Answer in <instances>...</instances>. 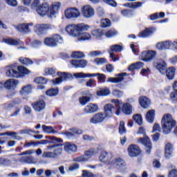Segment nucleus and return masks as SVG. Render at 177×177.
<instances>
[{
	"label": "nucleus",
	"instance_id": "nucleus-3",
	"mask_svg": "<svg viewBox=\"0 0 177 177\" xmlns=\"http://www.w3.org/2000/svg\"><path fill=\"white\" fill-rule=\"evenodd\" d=\"M89 28H91V26L85 24H70L66 26L65 31L71 37L77 38L81 31H88Z\"/></svg>",
	"mask_w": 177,
	"mask_h": 177
},
{
	"label": "nucleus",
	"instance_id": "nucleus-25",
	"mask_svg": "<svg viewBox=\"0 0 177 177\" xmlns=\"http://www.w3.org/2000/svg\"><path fill=\"white\" fill-rule=\"evenodd\" d=\"M156 48L158 50H165L167 49H171L172 48V41H165L159 42L156 44Z\"/></svg>",
	"mask_w": 177,
	"mask_h": 177
},
{
	"label": "nucleus",
	"instance_id": "nucleus-61",
	"mask_svg": "<svg viewBox=\"0 0 177 177\" xmlns=\"http://www.w3.org/2000/svg\"><path fill=\"white\" fill-rule=\"evenodd\" d=\"M44 158H56L54 152L53 151H46L43 153Z\"/></svg>",
	"mask_w": 177,
	"mask_h": 177
},
{
	"label": "nucleus",
	"instance_id": "nucleus-18",
	"mask_svg": "<svg viewBox=\"0 0 177 177\" xmlns=\"http://www.w3.org/2000/svg\"><path fill=\"white\" fill-rule=\"evenodd\" d=\"M127 151L130 157H138L140 154V148L138 145H130Z\"/></svg>",
	"mask_w": 177,
	"mask_h": 177
},
{
	"label": "nucleus",
	"instance_id": "nucleus-4",
	"mask_svg": "<svg viewBox=\"0 0 177 177\" xmlns=\"http://www.w3.org/2000/svg\"><path fill=\"white\" fill-rule=\"evenodd\" d=\"M99 147L91 148L86 151L84 155L73 158V161L75 162H86L90 158H92V156L99 154Z\"/></svg>",
	"mask_w": 177,
	"mask_h": 177
},
{
	"label": "nucleus",
	"instance_id": "nucleus-22",
	"mask_svg": "<svg viewBox=\"0 0 177 177\" xmlns=\"http://www.w3.org/2000/svg\"><path fill=\"white\" fill-rule=\"evenodd\" d=\"M114 106L111 104H107L104 107V115L106 117V118H111L113 117V114H114Z\"/></svg>",
	"mask_w": 177,
	"mask_h": 177
},
{
	"label": "nucleus",
	"instance_id": "nucleus-56",
	"mask_svg": "<svg viewBox=\"0 0 177 177\" xmlns=\"http://www.w3.org/2000/svg\"><path fill=\"white\" fill-rule=\"evenodd\" d=\"M48 96L53 97L57 96L59 94V90L57 88H51L46 92Z\"/></svg>",
	"mask_w": 177,
	"mask_h": 177
},
{
	"label": "nucleus",
	"instance_id": "nucleus-30",
	"mask_svg": "<svg viewBox=\"0 0 177 177\" xmlns=\"http://www.w3.org/2000/svg\"><path fill=\"white\" fill-rule=\"evenodd\" d=\"M139 103L143 109H149V106H150V100L147 98V97L142 96L139 99Z\"/></svg>",
	"mask_w": 177,
	"mask_h": 177
},
{
	"label": "nucleus",
	"instance_id": "nucleus-5",
	"mask_svg": "<svg viewBox=\"0 0 177 177\" xmlns=\"http://www.w3.org/2000/svg\"><path fill=\"white\" fill-rule=\"evenodd\" d=\"M140 135H144L145 137L143 138H140L138 139V143H141V145H144L145 146V149L147 150V153L148 154H150L151 152V141L150 140V138L149 136H146V129H145L143 127H140L138 129V132Z\"/></svg>",
	"mask_w": 177,
	"mask_h": 177
},
{
	"label": "nucleus",
	"instance_id": "nucleus-27",
	"mask_svg": "<svg viewBox=\"0 0 177 177\" xmlns=\"http://www.w3.org/2000/svg\"><path fill=\"white\" fill-rule=\"evenodd\" d=\"M77 41L82 42L84 41H91L92 39V35L88 32H84L80 31L77 37Z\"/></svg>",
	"mask_w": 177,
	"mask_h": 177
},
{
	"label": "nucleus",
	"instance_id": "nucleus-12",
	"mask_svg": "<svg viewBox=\"0 0 177 177\" xmlns=\"http://www.w3.org/2000/svg\"><path fill=\"white\" fill-rule=\"evenodd\" d=\"M37 13L44 17V16H48L50 17V12L49 10V4L48 3H44L39 7H38L36 10Z\"/></svg>",
	"mask_w": 177,
	"mask_h": 177
},
{
	"label": "nucleus",
	"instance_id": "nucleus-21",
	"mask_svg": "<svg viewBox=\"0 0 177 177\" xmlns=\"http://www.w3.org/2000/svg\"><path fill=\"white\" fill-rule=\"evenodd\" d=\"M48 150H53L54 153V156L56 157H59V156H62V153L63 152V148L60 145H49L47 147Z\"/></svg>",
	"mask_w": 177,
	"mask_h": 177
},
{
	"label": "nucleus",
	"instance_id": "nucleus-13",
	"mask_svg": "<svg viewBox=\"0 0 177 177\" xmlns=\"http://www.w3.org/2000/svg\"><path fill=\"white\" fill-rule=\"evenodd\" d=\"M107 118L104 113L102 112L97 113L93 115L91 118H90V123L91 124H102L104 122V120Z\"/></svg>",
	"mask_w": 177,
	"mask_h": 177
},
{
	"label": "nucleus",
	"instance_id": "nucleus-53",
	"mask_svg": "<svg viewBox=\"0 0 177 177\" xmlns=\"http://www.w3.org/2000/svg\"><path fill=\"white\" fill-rule=\"evenodd\" d=\"M133 120H134L138 125H142V124H143V118L140 114L133 115Z\"/></svg>",
	"mask_w": 177,
	"mask_h": 177
},
{
	"label": "nucleus",
	"instance_id": "nucleus-14",
	"mask_svg": "<svg viewBox=\"0 0 177 177\" xmlns=\"http://www.w3.org/2000/svg\"><path fill=\"white\" fill-rule=\"evenodd\" d=\"M135 102L133 98L128 99L127 102L122 104V111L126 115H131L132 114V106L129 103Z\"/></svg>",
	"mask_w": 177,
	"mask_h": 177
},
{
	"label": "nucleus",
	"instance_id": "nucleus-62",
	"mask_svg": "<svg viewBox=\"0 0 177 177\" xmlns=\"http://www.w3.org/2000/svg\"><path fill=\"white\" fill-rule=\"evenodd\" d=\"M11 164L12 160L5 158H0V165H10Z\"/></svg>",
	"mask_w": 177,
	"mask_h": 177
},
{
	"label": "nucleus",
	"instance_id": "nucleus-50",
	"mask_svg": "<svg viewBox=\"0 0 177 177\" xmlns=\"http://www.w3.org/2000/svg\"><path fill=\"white\" fill-rule=\"evenodd\" d=\"M100 26L102 28H107V27H111V21L109 19H103L101 20Z\"/></svg>",
	"mask_w": 177,
	"mask_h": 177
},
{
	"label": "nucleus",
	"instance_id": "nucleus-28",
	"mask_svg": "<svg viewBox=\"0 0 177 177\" xmlns=\"http://www.w3.org/2000/svg\"><path fill=\"white\" fill-rule=\"evenodd\" d=\"M62 3L59 1H56L52 3L50 8H49L50 17H52L53 15H56L57 12H59V9H60Z\"/></svg>",
	"mask_w": 177,
	"mask_h": 177
},
{
	"label": "nucleus",
	"instance_id": "nucleus-45",
	"mask_svg": "<svg viewBox=\"0 0 177 177\" xmlns=\"http://www.w3.org/2000/svg\"><path fill=\"white\" fill-rule=\"evenodd\" d=\"M91 34L95 38H102L104 35V32L102 29H95L91 32Z\"/></svg>",
	"mask_w": 177,
	"mask_h": 177
},
{
	"label": "nucleus",
	"instance_id": "nucleus-63",
	"mask_svg": "<svg viewBox=\"0 0 177 177\" xmlns=\"http://www.w3.org/2000/svg\"><path fill=\"white\" fill-rule=\"evenodd\" d=\"M82 177H95V174L88 170H83Z\"/></svg>",
	"mask_w": 177,
	"mask_h": 177
},
{
	"label": "nucleus",
	"instance_id": "nucleus-33",
	"mask_svg": "<svg viewBox=\"0 0 177 177\" xmlns=\"http://www.w3.org/2000/svg\"><path fill=\"white\" fill-rule=\"evenodd\" d=\"M143 3L137 1L134 3H127L123 4L125 8H129L130 9H138V8H142Z\"/></svg>",
	"mask_w": 177,
	"mask_h": 177
},
{
	"label": "nucleus",
	"instance_id": "nucleus-36",
	"mask_svg": "<svg viewBox=\"0 0 177 177\" xmlns=\"http://www.w3.org/2000/svg\"><path fill=\"white\" fill-rule=\"evenodd\" d=\"M176 71V69L174 66L169 67L166 70V77H167L168 80H174Z\"/></svg>",
	"mask_w": 177,
	"mask_h": 177
},
{
	"label": "nucleus",
	"instance_id": "nucleus-42",
	"mask_svg": "<svg viewBox=\"0 0 177 177\" xmlns=\"http://www.w3.org/2000/svg\"><path fill=\"white\" fill-rule=\"evenodd\" d=\"M42 130L44 132V133H57V131H56L52 126H46L44 124L42 126Z\"/></svg>",
	"mask_w": 177,
	"mask_h": 177
},
{
	"label": "nucleus",
	"instance_id": "nucleus-48",
	"mask_svg": "<svg viewBox=\"0 0 177 177\" xmlns=\"http://www.w3.org/2000/svg\"><path fill=\"white\" fill-rule=\"evenodd\" d=\"M115 35H118V32L115 29H111L105 32V37L106 38H113V37H115Z\"/></svg>",
	"mask_w": 177,
	"mask_h": 177
},
{
	"label": "nucleus",
	"instance_id": "nucleus-59",
	"mask_svg": "<svg viewBox=\"0 0 177 177\" xmlns=\"http://www.w3.org/2000/svg\"><path fill=\"white\" fill-rule=\"evenodd\" d=\"M56 74V70L53 68H47L44 70V75H54Z\"/></svg>",
	"mask_w": 177,
	"mask_h": 177
},
{
	"label": "nucleus",
	"instance_id": "nucleus-23",
	"mask_svg": "<svg viewBox=\"0 0 177 177\" xmlns=\"http://www.w3.org/2000/svg\"><path fill=\"white\" fill-rule=\"evenodd\" d=\"M71 64L73 66V67H75L76 68H85V67H86V64H88V62L85 59H73L71 61Z\"/></svg>",
	"mask_w": 177,
	"mask_h": 177
},
{
	"label": "nucleus",
	"instance_id": "nucleus-29",
	"mask_svg": "<svg viewBox=\"0 0 177 177\" xmlns=\"http://www.w3.org/2000/svg\"><path fill=\"white\" fill-rule=\"evenodd\" d=\"M32 106L35 111L39 112L44 110L46 107L45 102L44 100L37 101L32 104Z\"/></svg>",
	"mask_w": 177,
	"mask_h": 177
},
{
	"label": "nucleus",
	"instance_id": "nucleus-20",
	"mask_svg": "<svg viewBox=\"0 0 177 177\" xmlns=\"http://www.w3.org/2000/svg\"><path fill=\"white\" fill-rule=\"evenodd\" d=\"M174 153V145L170 142H167L165 145V156L167 160L172 158V154Z\"/></svg>",
	"mask_w": 177,
	"mask_h": 177
},
{
	"label": "nucleus",
	"instance_id": "nucleus-26",
	"mask_svg": "<svg viewBox=\"0 0 177 177\" xmlns=\"http://www.w3.org/2000/svg\"><path fill=\"white\" fill-rule=\"evenodd\" d=\"M64 150L66 153H68L69 154H72V153L77 152V145L71 142H65L64 144Z\"/></svg>",
	"mask_w": 177,
	"mask_h": 177
},
{
	"label": "nucleus",
	"instance_id": "nucleus-17",
	"mask_svg": "<svg viewBox=\"0 0 177 177\" xmlns=\"http://www.w3.org/2000/svg\"><path fill=\"white\" fill-rule=\"evenodd\" d=\"M34 26V24H21L17 26L16 28L20 32H31V27Z\"/></svg>",
	"mask_w": 177,
	"mask_h": 177
},
{
	"label": "nucleus",
	"instance_id": "nucleus-58",
	"mask_svg": "<svg viewBox=\"0 0 177 177\" xmlns=\"http://www.w3.org/2000/svg\"><path fill=\"white\" fill-rule=\"evenodd\" d=\"M101 55H103V53H101L100 50H93L88 53L89 57H96L97 56H101Z\"/></svg>",
	"mask_w": 177,
	"mask_h": 177
},
{
	"label": "nucleus",
	"instance_id": "nucleus-51",
	"mask_svg": "<svg viewBox=\"0 0 177 177\" xmlns=\"http://www.w3.org/2000/svg\"><path fill=\"white\" fill-rule=\"evenodd\" d=\"M15 104H21V100L19 98H15L12 103L8 102L7 104H6V107H7L8 109H10V107H13V106H15Z\"/></svg>",
	"mask_w": 177,
	"mask_h": 177
},
{
	"label": "nucleus",
	"instance_id": "nucleus-46",
	"mask_svg": "<svg viewBox=\"0 0 177 177\" xmlns=\"http://www.w3.org/2000/svg\"><path fill=\"white\" fill-rule=\"evenodd\" d=\"M71 56L73 59H84L85 54L81 51H73Z\"/></svg>",
	"mask_w": 177,
	"mask_h": 177
},
{
	"label": "nucleus",
	"instance_id": "nucleus-43",
	"mask_svg": "<svg viewBox=\"0 0 177 177\" xmlns=\"http://www.w3.org/2000/svg\"><path fill=\"white\" fill-rule=\"evenodd\" d=\"M32 91V87L31 85L28 84L27 86H24L22 87L21 90L20 91V94L23 96L24 95H28V93H31Z\"/></svg>",
	"mask_w": 177,
	"mask_h": 177
},
{
	"label": "nucleus",
	"instance_id": "nucleus-54",
	"mask_svg": "<svg viewBox=\"0 0 177 177\" xmlns=\"http://www.w3.org/2000/svg\"><path fill=\"white\" fill-rule=\"evenodd\" d=\"M94 63L97 66H102L107 63V59H106V58H95L94 59Z\"/></svg>",
	"mask_w": 177,
	"mask_h": 177
},
{
	"label": "nucleus",
	"instance_id": "nucleus-39",
	"mask_svg": "<svg viewBox=\"0 0 177 177\" xmlns=\"http://www.w3.org/2000/svg\"><path fill=\"white\" fill-rule=\"evenodd\" d=\"M157 70L160 71V73H162L167 68V63L163 59H160L156 66Z\"/></svg>",
	"mask_w": 177,
	"mask_h": 177
},
{
	"label": "nucleus",
	"instance_id": "nucleus-9",
	"mask_svg": "<svg viewBox=\"0 0 177 177\" xmlns=\"http://www.w3.org/2000/svg\"><path fill=\"white\" fill-rule=\"evenodd\" d=\"M157 56V52L154 50L143 51L139 56V59L143 62H150L156 59Z\"/></svg>",
	"mask_w": 177,
	"mask_h": 177
},
{
	"label": "nucleus",
	"instance_id": "nucleus-44",
	"mask_svg": "<svg viewBox=\"0 0 177 177\" xmlns=\"http://www.w3.org/2000/svg\"><path fill=\"white\" fill-rule=\"evenodd\" d=\"M34 153H36V154L37 156H41V154H42V150H41V149H38L36 151L35 150H28L26 151L22 152V154H21V156H31V154H34Z\"/></svg>",
	"mask_w": 177,
	"mask_h": 177
},
{
	"label": "nucleus",
	"instance_id": "nucleus-1",
	"mask_svg": "<svg viewBox=\"0 0 177 177\" xmlns=\"http://www.w3.org/2000/svg\"><path fill=\"white\" fill-rule=\"evenodd\" d=\"M113 158V153H109L106 151H102L100 155L99 160L101 162H104L109 165V169H117L120 172H123L127 169L125 162L120 158L111 160Z\"/></svg>",
	"mask_w": 177,
	"mask_h": 177
},
{
	"label": "nucleus",
	"instance_id": "nucleus-8",
	"mask_svg": "<svg viewBox=\"0 0 177 177\" xmlns=\"http://www.w3.org/2000/svg\"><path fill=\"white\" fill-rule=\"evenodd\" d=\"M5 74L8 78H19L20 75L17 73V65L10 64L4 67Z\"/></svg>",
	"mask_w": 177,
	"mask_h": 177
},
{
	"label": "nucleus",
	"instance_id": "nucleus-6",
	"mask_svg": "<svg viewBox=\"0 0 177 177\" xmlns=\"http://www.w3.org/2000/svg\"><path fill=\"white\" fill-rule=\"evenodd\" d=\"M59 44H63V37L59 35H54L51 37H47L44 39V44L46 46L53 48L57 46Z\"/></svg>",
	"mask_w": 177,
	"mask_h": 177
},
{
	"label": "nucleus",
	"instance_id": "nucleus-32",
	"mask_svg": "<svg viewBox=\"0 0 177 177\" xmlns=\"http://www.w3.org/2000/svg\"><path fill=\"white\" fill-rule=\"evenodd\" d=\"M17 73L19 74V78H21V77H24L27 74H30V71L27 69L26 67L23 66H17Z\"/></svg>",
	"mask_w": 177,
	"mask_h": 177
},
{
	"label": "nucleus",
	"instance_id": "nucleus-60",
	"mask_svg": "<svg viewBox=\"0 0 177 177\" xmlns=\"http://www.w3.org/2000/svg\"><path fill=\"white\" fill-rule=\"evenodd\" d=\"M19 62L21 63V64L28 65V64H32V61L28 58L21 57L19 58Z\"/></svg>",
	"mask_w": 177,
	"mask_h": 177
},
{
	"label": "nucleus",
	"instance_id": "nucleus-10",
	"mask_svg": "<svg viewBox=\"0 0 177 177\" xmlns=\"http://www.w3.org/2000/svg\"><path fill=\"white\" fill-rule=\"evenodd\" d=\"M66 19H77L81 16L80 10L77 8H68L64 11Z\"/></svg>",
	"mask_w": 177,
	"mask_h": 177
},
{
	"label": "nucleus",
	"instance_id": "nucleus-49",
	"mask_svg": "<svg viewBox=\"0 0 177 177\" xmlns=\"http://www.w3.org/2000/svg\"><path fill=\"white\" fill-rule=\"evenodd\" d=\"M21 162H25L26 164H35L34 158L32 157H22L20 159Z\"/></svg>",
	"mask_w": 177,
	"mask_h": 177
},
{
	"label": "nucleus",
	"instance_id": "nucleus-34",
	"mask_svg": "<svg viewBox=\"0 0 177 177\" xmlns=\"http://www.w3.org/2000/svg\"><path fill=\"white\" fill-rule=\"evenodd\" d=\"M156 111L153 109L149 110L146 115V120L149 124L154 122V116L156 115Z\"/></svg>",
	"mask_w": 177,
	"mask_h": 177
},
{
	"label": "nucleus",
	"instance_id": "nucleus-7",
	"mask_svg": "<svg viewBox=\"0 0 177 177\" xmlns=\"http://www.w3.org/2000/svg\"><path fill=\"white\" fill-rule=\"evenodd\" d=\"M55 26L49 24H37L34 26V31L39 36L45 35L48 30H53Z\"/></svg>",
	"mask_w": 177,
	"mask_h": 177
},
{
	"label": "nucleus",
	"instance_id": "nucleus-57",
	"mask_svg": "<svg viewBox=\"0 0 177 177\" xmlns=\"http://www.w3.org/2000/svg\"><path fill=\"white\" fill-rule=\"evenodd\" d=\"M57 75H59V78L62 80V82L64 81H66L69 77H71V75L66 73L62 72H58Z\"/></svg>",
	"mask_w": 177,
	"mask_h": 177
},
{
	"label": "nucleus",
	"instance_id": "nucleus-35",
	"mask_svg": "<svg viewBox=\"0 0 177 177\" xmlns=\"http://www.w3.org/2000/svg\"><path fill=\"white\" fill-rule=\"evenodd\" d=\"M86 95H87V96H83L79 99L80 103V104H82V106H85V104L89 103V102H91V100L92 99V94L86 93Z\"/></svg>",
	"mask_w": 177,
	"mask_h": 177
},
{
	"label": "nucleus",
	"instance_id": "nucleus-41",
	"mask_svg": "<svg viewBox=\"0 0 177 177\" xmlns=\"http://www.w3.org/2000/svg\"><path fill=\"white\" fill-rule=\"evenodd\" d=\"M151 34H153L151 29L146 28L145 30H142L139 33L138 37L140 38H147V37H150Z\"/></svg>",
	"mask_w": 177,
	"mask_h": 177
},
{
	"label": "nucleus",
	"instance_id": "nucleus-47",
	"mask_svg": "<svg viewBox=\"0 0 177 177\" xmlns=\"http://www.w3.org/2000/svg\"><path fill=\"white\" fill-rule=\"evenodd\" d=\"M118 131L120 135H125L127 133V128H125V122L124 121L120 122Z\"/></svg>",
	"mask_w": 177,
	"mask_h": 177
},
{
	"label": "nucleus",
	"instance_id": "nucleus-38",
	"mask_svg": "<svg viewBox=\"0 0 177 177\" xmlns=\"http://www.w3.org/2000/svg\"><path fill=\"white\" fill-rule=\"evenodd\" d=\"M0 136H12V139L15 140H20L21 138L17 135V133L15 131H7L6 133H1Z\"/></svg>",
	"mask_w": 177,
	"mask_h": 177
},
{
	"label": "nucleus",
	"instance_id": "nucleus-31",
	"mask_svg": "<svg viewBox=\"0 0 177 177\" xmlns=\"http://www.w3.org/2000/svg\"><path fill=\"white\" fill-rule=\"evenodd\" d=\"M3 42L8 44V45H12V46H17V45H23V41L20 39H3Z\"/></svg>",
	"mask_w": 177,
	"mask_h": 177
},
{
	"label": "nucleus",
	"instance_id": "nucleus-37",
	"mask_svg": "<svg viewBox=\"0 0 177 177\" xmlns=\"http://www.w3.org/2000/svg\"><path fill=\"white\" fill-rule=\"evenodd\" d=\"M111 102L114 103L115 104L116 107H118V109L115 111V114H116V115H120V114H121V111H122L121 106H122V101L113 99V100H111Z\"/></svg>",
	"mask_w": 177,
	"mask_h": 177
},
{
	"label": "nucleus",
	"instance_id": "nucleus-15",
	"mask_svg": "<svg viewBox=\"0 0 177 177\" xmlns=\"http://www.w3.org/2000/svg\"><path fill=\"white\" fill-rule=\"evenodd\" d=\"M122 50V46L115 44L110 46V50H109V53L110 54V57L112 59L113 62H117L118 60V57L114 55L113 52H121Z\"/></svg>",
	"mask_w": 177,
	"mask_h": 177
},
{
	"label": "nucleus",
	"instance_id": "nucleus-24",
	"mask_svg": "<svg viewBox=\"0 0 177 177\" xmlns=\"http://www.w3.org/2000/svg\"><path fill=\"white\" fill-rule=\"evenodd\" d=\"M20 82L16 79H9L4 83L6 89H14Z\"/></svg>",
	"mask_w": 177,
	"mask_h": 177
},
{
	"label": "nucleus",
	"instance_id": "nucleus-64",
	"mask_svg": "<svg viewBox=\"0 0 177 177\" xmlns=\"http://www.w3.org/2000/svg\"><path fill=\"white\" fill-rule=\"evenodd\" d=\"M167 177H177V169H171L169 172Z\"/></svg>",
	"mask_w": 177,
	"mask_h": 177
},
{
	"label": "nucleus",
	"instance_id": "nucleus-16",
	"mask_svg": "<svg viewBox=\"0 0 177 177\" xmlns=\"http://www.w3.org/2000/svg\"><path fill=\"white\" fill-rule=\"evenodd\" d=\"M99 111V106L97 104L89 103L83 110L84 114H93Z\"/></svg>",
	"mask_w": 177,
	"mask_h": 177
},
{
	"label": "nucleus",
	"instance_id": "nucleus-40",
	"mask_svg": "<svg viewBox=\"0 0 177 177\" xmlns=\"http://www.w3.org/2000/svg\"><path fill=\"white\" fill-rule=\"evenodd\" d=\"M145 66V63L142 62H138L134 64H132L129 66V71H132L133 70H139Z\"/></svg>",
	"mask_w": 177,
	"mask_h": 177
},
{
	"label": "nucleus",
	"instance_id": "nucleus-19",
	"mask_svg": "<svg viewBox=\"0 0 177 177\" xmlns=\"http://www.w3.org/2000/svg\"><path fill=\"white\" fill-rule=\"evenodd\" d=\"M127 75V73H122L115 75V77H109L106 82H111L112 84H118L124 81V77Z\"/></svg>",
	"mask_w": 177,
	"mask_h": 177
},
{
	"label": "nucleus",
	"instance_id": "nucleus-2",
	"mask_svg": "<svg viewBox=\"0 0 177 177\" xmlns=\"http://www.w3.org/2000/svg\"><path fill=\"white\" fill-rule=\"evenodd\" d=\"M162 130L165 135H168L172 132V128H174V133L177 136L176 120H174L171 114H165L161 121Z\"/></svg>",
	"mask_w": 177,
	"mask_h": 177
},
{
	"label": "nucleus",
	"instance_id": "nucleus-11",
	"mask_svg": "<svg viewBox=\"0 0 177 177\" xmlns=\"http://www.w3.org/2000/svg\"><path fill=\"white\" fill-rule=\"evenodd\" d=\"M82 15L85 19H91L95 16V9L89 5L84 6L81 9Z\"/></svg>",
	"mask_w": 177,
	"mask_h": 177
},
{
	"label": "nucleus",
	"instance_id": "nucleus-52",
	"mask_svg": "<svg viewBox=\"0 0 177 177\" xmlns=\"http://www.w3.org/2000/svg\"><path fill=\"white\" fill-rule=\"evenodd\" d=\"M35 82L39 85H45L48 82V80L45 77H39L35 79Z\"/></svg>",
	"mask_w": 177,
	"mask_h": 177
},
{
	"label": "nucleus",
	"instance_id": "nucleus-55",
	"mask_svg": "<svg viewBox=\"0 0 177 177\" xmlns=\"http://www.w3.org/2000/svg\"><path fill=\"white\" fill-rule=\"evenodd\" d=\"M97 96H109L110 95V90L109 88H104L97 92Z\"/></svg>",
	"mask_w": 177,
	"mask_h": 177
}]
</instances>
